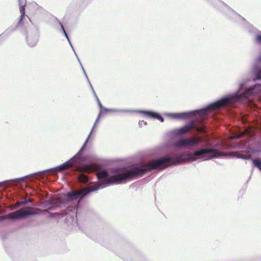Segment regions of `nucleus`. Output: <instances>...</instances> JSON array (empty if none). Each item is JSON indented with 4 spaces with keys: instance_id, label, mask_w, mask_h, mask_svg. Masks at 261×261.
Here are the masks:
<instances>
[{
    "instance_id": "nucleus-1",
    "label": "nucleus",
    "mask_w": 261,
    "mask_h": 261,
    "mask_svg": "<svg viewBox=\"0 0 261 261\" xmlns=\"http://www.w3.org/2000/svg\"><path fill=\"white\" fill-rule=\"evenodd\" d=\"M252 41L255 45L261 46V31L255 29L249 31ZM251 78L243 79L238 83V88L233 92L225 94L202 108L181 112H165L164 115L176 120H185L194 113L205 115L208 111L226 106L237 107L250 103L253 98L261 94V51L255 59L250 69Z\"/></svg>"
},
{
    "instance_id": "nucleus-2",
    "label": "nucleus",
    "mask_w": 261,
    "mask_h": 261,
    "mask_svg": "<svg viewBox=\"0 0 261 261\" xmlns=\"http://www.w3.org/2000/svg\"><path fill=\"white\" fill-rule=\"evenodd\" d=\"M105 162L104 160L98 158L96 155H89L88 154H82L78 151L74 156L64 163L51 168L42 171L36 172L24 176L7 180L8 181L13 180H19L21 178L32 176L36 174L48 171L53 169H57L59 171H62L64 169L74 165L76 170L80 172H88L92 170L99 171L103 167Z\"/></svg>"
},
{
    "instance_id": "nucleus-3",
    "label": "nucleus",
    "mask_w": 261,
    "mask_h": 261,
    "mask_svg": "<svg viewBox=\"0 0 261 261\" xmlns=\"http://www.w3.org/2000/svg\"><path fill=\"white\" fill-rule=\"evenodd\" d=\"M41 206L45 209L38 208L36 211L19 210L14 215L0 216V224L31 219L36 215L45 214L47 210L55 207V204L49 201L43 202Z\"/></svg>"
},
{
    "instance_id": "nucleus-4",
    "label": "nucleus",
    "mask_w": 261,
    "mask_h": 261,
    "mask_svg": "<svg viewBox=\"0 0 261 261\" xmlns=\"http://www.w3.org/2000/svg\"><path fill=\"white\" fill-rule=\"evenodd\" d=\"M91 0H73L67 7L65 18L70 25H75L81 11L90 3Z\"/></svg>"
},
{
    "instance_id": "nucleus-5",
    "label": "nucleus",
    "mask_w": 261,
    "mask_h": 261,
    "mask_svg": "<svg viewBox=\"0 0 261 261\" xmlns=\"http://www.w3.org/2000/svg\"><path fill=\"white\" fill-rule=\"evenodd\" d=\"M32 27L26 31V40L28 45L31 47L36 46L39 39V25L34 24L30 20Z\"/></svg>"
},
{
    "instance_id": "nucleus-6",
    "label": "nucleus",
    "mask_w": 261,
    "mask_h": 261,
    "mask_svg": "<svg viewBox=\"0 0 261 261\" xmlns=\"http://www.w3.org/2000/svg\"><path fill=\"white\" fill-rule=\"evenodd\" d=\"M134 113L142 114L144 116L151 118L154 120H158L161 122H163L165 119L162 115L156 111L149 110H136L133 111Z\"/></svg>"
},
{
    "instance_id": "nucleus-7",
    "label": "nucleus",
    "mask_w": 261,
    "mask_h": 261,
    "mask_svg": "<svg viewBox=\"0 0 261 261\" xmlns=\"http://www.w3.org/2000/svg\"><path fill=\"white\" fill-rule=\"evenodd\" d=\"M194 124V122L193 121H190L189 122H188L186 123L184 125L182 126L174 129L172 130L171 131L170 133L171 134L175 137H178L179 136H180L183 133L187 132L188 130L190 129V128H192Z\"/></svg>"
},
{
    "instance_id": "nucleus-8",
    "label": "nucleus",
    "mask_w": 261,
    "mask_h": 261,
    "mask_svg": "<svg viewBox=\"0 0 261 261\" xmlns=\"http://www.w3.org/2000/svg\"><path fill=\"white\" fill-rule=\"evenodd\" d=\"M93 138L94 137L93 134H92L91 132H90L83 146L79 151L82 154H86L85 151L90 148L92 146Z\"/></svg>"
},
{
    "instance_id": "nucleus-9",
    "label": "nucleus",
    "mask_w": 261,
    "mask_h": 261,
    "mask_svg": "<svg viewBox=\"0 0 261 261\" xmlns=\"http://www.w3.org/2000/svg\"><path fill=\"white\" fill-rule=\"evenodd\" d=\"M26 2H20L19 3V11L21 15L19 16V20L15 27L18 29L19 27L23 23V21L25 19L26 14L25 13V5Z\"/></svg>"
},
{
    "instance_id": "nucleus-10",
    "label": "nucleus",
    "mask_w": 261,
    "mask_h": 261,
    "mask_svg": "<svg viewBox=\"0 0 261 261\" xmlns=\"http://www.w3.org/2000/svg\"><path fill=\"white\" fill-rule=\"evenodd\" d=\"M56 22H54L55 27L56 29L60 32H62L63 35H64L65 37L67 39L68 41H69L70 37L68 34V33L66 32V31L65 30L64 28L63 27V24L62 22L60 21L57 18H55Z\"/></svg>"
},
{
    "instance_id": "nucleus-11",
    "label": "nucleus",
    "mask_w": 261,
    "mask_h": 261,
    "mask_svg": "<svg viewBox=\"0 0 261 261\" xmlns=\"http://www.w3.org/2000/svg\"><path fill=\"white\" fill-rule=\"evenodd\" d=\"M18 30L16 27H10L7 29L2 34L0 35V44L2 43L5 39L8 38L10 35Z\"/></svg>"
},
{
    "instance_id": "nucleus-12",
    "label": "nucleus",
    "mask_w": 261,
    "mask_h": 261,
    "mask_svg": "<svg viewBox=\"0 0 261 261\" xmlns=\"http://www.w3.org/2000/svg\"><path fill=\"white\" fill-rule=\"evenodd\" d=\"M135 110L122 109L118 108H110V113L118 114L120 113H134L133 111Z\"/></svg>"
},
{
    "instance_id": "nucleus-13",
    "label": "nucleus",
    "mask_w": 261,
    "mask_h": 261,
    "mask_svg": "<svg viewBox=\"0 0 261 261\" xmlns=\"http://www.w3.org/2000/svg\"><path fill=\"white\" fill-rule=\"evenodd\" d=\"M98 107L100 109L99 114V115L107 114L110 113V108L105 107L101 103H99Z\"/></svg>"
},
{
    "instance_id": "nucleus-14",
    "label": "nucleus",
    "mask_w": 261,
    "mask_h": 261,
    "mask_svg": "<svg viewBox=\"0 0 261 261\" xmlns=\"http://www.w3.org/2000/svg\"><path fill=\"white\" fill-rule=\"evenodd\" d=\"M252 165L257 168L261 172V159H256L252 160Z\"/></svg>"
},
{
    "instance_id": "nucleus-15",
    "label": "nucleus",
    "mask_w": 261,
    "mask_h": 261,
    "mask_svg": "<svg viewBox=\"0 0 261 261\" xmlns=\"http://www.w3.org/2000/svg\"><path fill=\"white\" fill-rule=\"evenodd\" d=\"M78 178L80 182H81L89 183V177L83 173L80 174Z\"/></svg>"
},
{
    "instance_id": "nucleus-16",
    "label": "nucleus",
    "mask_w": 261,
    "mask_h": 261,
    "mask_svg": "<svg viewBox=\"0 0 261 261\" xmlns=\"http://www.w3.org/2000/svg\"><path fill=\"white\" fill-rule=\"evenodd\" d=\"M91 91H92V93L93 94V96L95 97V99H96V101L97 102L98 106L99 103H101V102H100V100H99V99L98 97L97 96V94H96V93H95V92L94 91V88H93L92 86H91Z\"/></svg>"
},
{
    "instance_id": "nucleus-17",
    "label": "nucleus",
    "mask_w": 261,
    "mask_h": 261,
    "mask_svg": "<svg viewBox=\"0 0 261 261\" xmlns=\"http://www.w3.org/2000/svg\"><path fill=\"white\" fill-rule=\"evenodd\" d=\"M101 115H99V114L98 113V116L97 117H96V120L94 122V123L93 125V128H94V127H95L96 125L99 123V120L100 119V117H101Z\"/></svg>"
},
{
    "instance_id": "nucleus-18",
    "label": "nucleus",
    "mask_w": 261,
    "mask_h": 261,
    "mask_svg": "<svg viewBox=\"0 0 261 261\" xmlns=\"http://www.w3.org/2000/svg\"><path fill=\"white\" fill-rule=\"evenodd\" d=\"M238 158L239 159H241L243 160H249L250 158V156H247V155H240L238 156Z\"/></svg>"
},
{
    "instance_id": "nucleus-19",
    "label": "nucleus",
    "mask_w": 261,
    "mask_h": 261,
    "mask_svg": "<svg viewBox=\"0 0 261 261\" xmlns=\"http://www.w3.org/2000/svg\"><path fill=\"white\" fill-rule=\"evenodd\" d=\"M143 125H147V122L144 120H140L139 122V125L140 127H142Z\"/></svg>"
},
{
    "instance_id": "nucleus-20",
    "label": "nucleus",
    "mask_w": 261,
    "mask_h": 261,
    "mask_svg": "<svg viewBox=\"0 0 261 261\" xmlns=\"http://www.w3.org/2000/svg\"><path fill=\"white\" fill-rule=\"evenodd\" d=\"M68 43H69V44L70 46H71V47L72 48V50H73V51L74 53L75 54V56H76V58H77V59H79V57H78V56H77V54H76V52H75V50H74V47H73V45H72V43H71V42L70 39L69 40V41H68Z\"/></svg>"
},
{
    "instance_id": "nucleus-21",
    "label": "nucleus",
    "mask_w": 261,
    "mask_h": 261,
    "mask_svg": "<svg viewBox=\"0 0 261 261\" xmlns=\"http://www.w3.org/2000/svg\"><path fill=\"white\" fill-rule=\"evenodd\" d=\"M68 43H69V44L70 46H71V47L72 48V50H73V51L74 53L75 54V56H76V58H77V59H79V57H78V56H77V54H76V52H75V50H74V47H73V45H72V43H71V42L70 39L69 40V41H68Z\"/></svg>"
},
{
    "instance_id": "nucleus-22",
    "label": "nucleus",
    "mask_w": 261,
    "mask_h": 261,
    "mask_svg": "<svg viewBox=\"0 0 261 261\" xmlns=\"http://www.w3.org/2000/svg\"><path fill=\"white\" fill-rule=\"evenodd\" d=\"M77 60H78L79 62V63H80V65H81V68H82V70H83V73H84V75H85V76H86V75H87L86 72V71H85V69H84V67H83V65H82V63H81V62L80 60V59H78Z\"/></svg>"
},
{
    "instance_id": "nucleus-23",
    "label": "nucleus",
    "mask_w": 261,
    "mask_h": 261,
    "mask_svg": "<svg viewBox=\"0 0 261 261\" xmlns=\"http://www.w3.org/2000/svg\"><path fill=\"white\" fill-rule=\"evenodd\" d=\"M85 77H86V80L87 81V82L88 83V84L89 85L90 87L91 88V86H92V84H91V82H90V80H89L87 75H86Z\"/></svg>"
},
{
    "instance_id": "nucleus-24",
    "label": "nucleus",
    "mask_w": 261,
    "mask_h": 261,
    "mask_svg": "<svg viewBox=\"0 0 261 261\" xmlns=\"http://www.w3.org/2000/svg\"><path fill=\"white\" fill-rule=\"evenodd\" d=\"M123 240L120 238H119L117 241H115V240H113L114 243H116V242L117 243H121L122 242Z\"/></svg>"
},
{
    "instance_id": "nucleus-25",
    "label": "nucleus",
    "mask_w": 261,
    "mask_h": 261,
    "mask_svg": "<svg viewBox=\"0 0 261 261\" xmlns=\"http://www.w3.org/2000/svg\"><path fill=\"white\" fill-rule=\"evenodd\" d=\"M8 182V180H4L0 182V186H3L4 185L5 183Z\"/></svg>"
},
{
    "instance_id": "nucleus-26",
    "label": "nucleus",
    "mask_w": 261,
    "mask_h": 261,
    "mask_svg": "<svg viewBox=\"0 0 261 261\" xmlns=\"http://www.w3.org/2000/svg\"><path fill=\"white\" fill-rule=\"evenodd\" d=\"M30 201L29 200H24V201L22 202V203H23V204H27V203H28V202H29Z\"/></svg>"
},
{
    "instance_id": "nucleus-27",
    "label": "nucleus",
    "mask_w": 261,
    "mask_h": 261,
    "mask_svg": "<svg viewBox=\"0 0 261 261\" xmlns=\"http://www.w3.org/2000/svg\"><path fill=\"white\" fill-rule=\"evenodd\" d=\"M18 3L20 2H26V0H18Z\"/></svg>"
},
{
    "instance_id": "nucleus-28",
    "label": "nucleus",
    "mask_w": 261,
    "mask_h": 261,
    "mask_svg": "<svg viewBox=\"0 0 261 261\" xmlns=\"http://www.w3.org/2000/svg\"><path fill=\"white\" fill-rule=\"evenodd\" d=\"M93 129H94V128H93V127H92V129H91V131H90V132H91V133H92V134L94 133V131L93 130Z\"/></svg>"
},
{
    "instance_id": "nucleus-29",
    "label": "nucleus",
    "mask_w": 261,
    "mask_h": 261,
    "mask_svg": "<svg viewBox=\"0 0 261 261\" xmlns=\"http://www.w3.org/2000/svg\"><path fill=\"white\" fill-rule=\"evenodd\" d=\"M83 203H82V212H83Z\"/></svg>"
}]
</instances>
